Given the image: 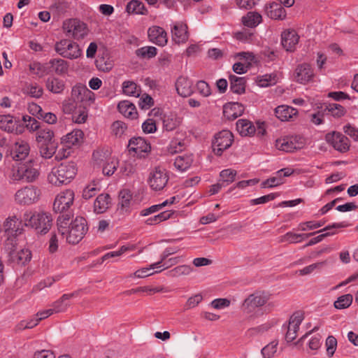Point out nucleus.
Listing matches in <instances>:
<instances>
[{"label":"nucleus","instance_id":"1","mask_svg":"<svg viewBox=\"0 0 358 358\" xmlns=\"http://www.w3.org/2000/svg\"><path fill=\"white\" fill-rule=\"evenodd\" d=\"M57 229L62 236L70 244L78 243L87 231V221L76 217L70 221L69 215H61L57 219Z\"/></svg>","mask_w":358,"mask_h":358},{"label":"nucleus","instance_id":"2","mask_svg":"<svg viewBox=\"0 0 358 358\" xmlns=\"http://www.w3.org/2000/svg\"><path fill=\"white\" fill-rule=\"evenodd\" d=\"M40 176V166L34 160L25 162H17L12 166L9 173V178L13 182H33Z\"/></svg>","mask_w":358,"mask_h":358},{"label":"nucleus","instance_id":"3","mask_svg":"<svg viewBox=\"0 0 358 358\" xmlns=\"http://www.w3.org/2000/svg\"><path fill=\"white\" fill-rule=\"evenodd\" d=\"M25 227L33 229L38 234H45L51 229L52 218L50 213L43 211L27 210L23 215Z\"/></svg>","mask_w":358,"mask_h":358},{"label":"nucleus","instance_id":"4","mask_svg":"<svg viewBox=\"0 0 358 358\" xmlns=\"http://www.w3.org/2000/svg\"><path fill=\"white\" fill-rule=\"evenodd\" d=\"M77 171L75 163H61L52 169L48 176V181L55 186L68 185L75 178Z\"/></svg>","mask_w":358,"mask_h":358},{"label":"nucleus","instance_id":"5","mask_svg":"<svg viewBox=\"0 0 358 358\" xmlns=\"http://www.w3.org/2000/svg\"><path fill=\"white\" fill-rule=\"evenodd\" d=\"M62 29L67 37L78 41L85 39L90 32L87 24L78 18L65 20Z\"/></svg>","mask_w":358,"mask_h":358},{"label":"nucleus","instance_id":"6","mask_svg":"<svg viewBox=\"0 0 358 358\" xmlns=\"http://www.w3.org/2000/svg\"><path fill=\"white\" fill-rule=\"evenodd\" d=\"M5 250L9 260L17 265H25L31 259V252L26 248H18L13 238H8L5 242Z\"/></svg>","mask_w":358,"mask_h":358},{"label":"nucleus","instance_id":"7","mask_svg":"<svg viewBox=\"0 0 358 358\" xmlns=\"http://www.w3.org/2000/svg\"><path fill=\"white\" fill-rule=\"evenodd\" d=\"M41 191L34 185L20 188L14 194L15 202L21 206H29L36 203L41 199Z\"/></svg>","mask_w":358,"mask_h":358},{"label":"nucleus","instance_id":"8","mask_svg":"<svg viewBox=\"0 0 358 358\" xmlns=\"http://www.w3.org/2000/svg\"><path fill=\"white\" fill-rule=\"evenodd\" d=\"M55 51L62 57L77 59L83 55L82 49L75 41L62 39L55 44Z\"/></svg>","mask_w":358,"mask_h":358},{"label":"nucleus","instance_id":"9","mask_svg":"<svg viewBox=\"0 0 358 358\" xmlns=\"http://www.w3.org/2000/svg\"><path fill=\"white\" fill-rule=\"evenodd\" d=\"M305 145L304 138L299 135L280 137L275 141V148L281 151L291 152L301 149Z\"/></svg>","mask_w":358,"mask_h":358},{"label":"nucleus","instance_id":"10","mask_svg":"<svg viewBox=\"0 0 358 358\" xmlns=\"http://www.w3.org/2000/svg\"><path fill=\"white\" fill-rule=\"evenodd\" d=\"M234 136L229 130H222L217 133L212 143L213 151L218 156L228 149L232 144Z\"/></svg>","mask_w":358,"mask_h":358},{"label":"nucleus","instance_id":"11","mask_svg":"<svg viewBox=\"0 0 358 358\" xmlns=\"http://www.w3.org/2000/svg\"><path fill=\"white\" fill-rule=\"evenodd\" d=\"M75 193L71 189L60 192L55 197L53 203V209L57 213L66 212L73 206Z\"/></svg>","mask_w":358,"mask_h":358},{"label":"nucleus","instance_id":"12","mask_svg":"<svg viewBox=\"0 0 358 358\" xmlns=\"http://www.w3.org/2000/svg\"><path fill=\"white\" fill-rule=\"evenodd\" d=\"M169 176L166 169L157 167L149 175L148 184L154 191L162 190L167 185Z\"/></svg>","mask_w":358,"mask_h":358},{"label":"nucleus","instance_id":"13","mask_svg":"<svg viewBox=\"0 0 358 358\" xmlns=\"http://www.w3.org/2000/svg\"><path fill=\"white\" fill-rule=\"evenodd\" d=\"M24 223L20 217L15 215L8 217L3 224L4 232L9 236H17L24 231Z\"/></svg>","mask_w":358,"mask_h":358},{"label":"nucleus","instance_id":"14","mask_svg":"<svg viewBox=\"0 0 358 358\" xmlns=\"http://www.w3.org/2000/svg\"><path fill=\"white\" fill-rule=\"evenodd\" d=\"M303 320L304 313L301 311H296L291 315L285 334V339L287 342H292L296 338L300 324Z\"/></svg>","mask_w":358,"mask_h":358},{"label":"nucleus","instance_id":"15","mask_svg":"<svg viewBox=\"0 0 358 358\" xmlns=\"http://www.w3.org/2000/svg\"><path fill=\"white\" fill-rule=\"evenodd\" d=\"M326 140L336 150L345 152L349 150L348 138L339 132L334 131L326 135Z\"/></svg>","mask_w":358,"mask_h":358},{"label":"nucleus","instance_id":"16","mask_svg":"<svg viewBox=\"0 0 358 358\" xmlns=\"http://www.w3.org/2000/svg\"><path fill=\"white\" fill-rule=\"evenodd\" d=\"M269 300V295L266 293H255L250 295L244 301L243 307L248 312L252 311L255 308L265 305Z\"/></svg>","mask_w":358,"mask_h":358},{"label":"nucleus","instance_id":"17","mask_svg":"<svg viewBox=\"0 0 358 358\" xmlns=\"http://www.w3.org/2000/svg\"><path fill=\"white\" fill-rule=\"evenodd\" d=\"M129 152H133L138 156H142L151 150L150 144L142 137H134L129 141Z\"/></svg>","mask_w":358,"mask_h":358},{"label":"nucleus","instance_id":"18","mask_svg":"<svg viewBox=\"0 0 358 358\" xmlns=\"http://www.w3.org/2000/svg\"><path fill=\"white\" fill-rule=\"evenodd\" d=\"M314 77L313 70L308 64L299 65L294 72V80L301 84H307Z\"/></svg>","mask_w":358,"mask_h":358},{"label":"nucleus","instance_id":"19","mask_svg":"<svg viewBox=\"0 0 358 358\" xmlns=\"http://www.w3.org/2000/svg\"><path fill=\"white\" fill-rule=\"evenodd\" d=\"M299 41V36L294 29H287L281 34V44L287 51H294Z\"/></svg>","mask_w":358,"mask_h":358},{"label":"nucleus","instance_id":"20","mask_svg":"<svg viewBox=\"0 0 358 358\" xmlns=\"http://www.w3.org/2000/svg\"><path fill=\"white\" fill-rule=\"evenodd\" d=\"M148 35L150 41L157 45L164 46L167 44V34L161 27L152 26L148 29Z\"/></svg>","mask_w":358,"mask_h":358},{"label":"nucleus","instance_id":"21","mask_svg":"<svg viewBox=\"0 0 358 358\" xmlns=\"http://www.w3.org/2000/svg\"><path fill=\"white\" fill-rule=\"evenodd\" d=\"M277 119L282 122L293 121L298 116V110L288 105H280L274 109Z\"/></svg>","mask_w":358,"mask_h":358},{"label":"nucleus","instance_id":"22","mask_svg":"<svg viewBox=\"0 0 358 358\" xmlns=\"http://www.w3.org/2000/svg\"><path fill=\"white\" fill-rule=\"evenodd\" d=\"M171 34L172 39L176 43H185L188 39L187 24L181 22L174 23L171 29Z\"/></svg>","mask_w":358,"mask_h":358},{"label":"nucleus","instance_id":"23","mask_svg":"<svg viewBox=\"0 0 358 358\" xmlns=\"http://www.w3.org/2000/svg\"><path fill=\"white\" fill-rule=\"evenodd\" d=\"M29 151L30 147L28 143L24 141H18L13 145L10 155L13 159L21 161L29 155Z\"/></svg>","mask_w":358,"mask_h":358},{"label":"nucleus","instance_id":"24","mask_svg":"<svg viewBox=\"0 0 358 358\" xmlns=\"http://www.w3.org/2000/svg\"><path fill=\"white\" fill-rule=\"evenodd\" d=\"M176 88L180 96H189L194 92L193 82L185 76H180L176 80Z\"/></svg>","mask_w":358,"mask_h":358},{"label":"nucleus","instance_id":"25","mask_svg":"<svg viewBox=\"0 0 358 358\" xmlns=\"http://www.w3.org/2000/svg\"><path fill=\"white\" fill-rule=\"evenodd\" d=\"M244 109V106L239 103H227L223 107V114L227 120H232L241 116Z\"/></svg>","mask_w":358,"mask_h":358},{"label":"nucleus","instance_id":"26","mask_svg":"<svg viewBox=\"0 0 358 358\" xmlns=\"http://www.w3.org/2000/svg\"><path fill=\"white\" fill-rule=\"evenodd\" d=\"M266 13L273 20H282L285 19L287 13L285 8L275 2L270 3L265 7Z\"/></svg>","mask_w":358,"mask_h":358},{"label":"nucleus","instance_id":"27","mask_svg":"<svg viewBox=\"0 0 358 358\" xmlns=\"http://www.w3.org/2000/svg\"><path fill=\"white\" fill-rule=\"evenodd\" d=\"M182 118L176 113H169L163 117V127L166 131H171L178 128L182 124Z\"/></svg>","mask_w":358,"mask_h":358},{"label":"nucleus","instance_id":"28","mask_svg":"<svg viewBox=\"0 0 358 358\" xmlns=\"http://www.w3.org/2000/svg\"><path fill=\"white\" fill-rule=\"evenodd\" d=\"M118 111L129 119H136L138 116V112L134 104L127 100H124L117 104Z\"/></svg>","mask_w":358,"mask_h":358},{"label":"nucleus","instance_id":"29","mask_svg":"<svg viewBox=\"0 0 358 358\" xmlns=\"http://www.w3.org/2000/svg\"><path fill=\"white\" fill-rule=\"evenodd\" d=\"M111 206V198L108 194H99L94 203V210L96 213L106 212Z\"/></svg>","mask_w":358,"mask_h":358},{"label":"nucleus","instance_id":"30","mask_svg":"<svg viewBox=\"0 0 358 358\" xmlns=\"http://www.w3.org/2000/svg\"><path fill=\"white\" fill-rule=\"evenodd\" d=\"M236 129L242 136H250L256 132V127L253 124L245 119H241L237 121Z\"/></svg>","mask_w":358,"mask_h":358},{"label":"nucleus","instance_id":"31","mask_svg":"<svg viewBox=\"0 0 358 358\" xmlns=\"http://www.w3.org/2000/svg\"><path fill=\"white\" fill-rule=\"evenodd\" d=\"M50 67L58 75H65L69 71V62L63 59H52L49 62Z\"/></svg>","mask_w":358,"mask_h":358},{"label":"nucleus","instance_id":"32","mask_svg":"<svg viewBox=\"0 0 358 358\" xmlns=\"http://www.w3.org/2000/svg\"><path fill=\"white\" fill-rule=\"evenodd\" d=\"M134 203L131 191L127 189H122L119 193V206L121 209L127 211Z\"/></svg>","mask_w":358,"mask_h":358},{"label":"nucleus","instance_id":"33","mask_svg":"<svg viewBox=\"0 0 358 358\" xmlns=\"http://www.w3.org/2000/svg\"><path fill=\"white\" fill-rule=\"evenodd\" d=\"M278 76L276 73L264 74L258 76L255 78V83L260 87H267L275 85L278 81Z\"/></svg>","mask_w":358,"mask_h":358},{"label":"nucleus","instance_id":"34","mask_svg":"<svg viewBox=\"0 0 358 358\" xmlns=\"http://www.w3.org/2000/svg\"><path fill=\"white\" fill-rule=\"evenodd\" d=\"M230 89L235 94H241L245 92V80L243 78L238 77L234 75L229 76Z\"/></svg>","mask_w":358,"mask_h":358},{"label":"nucleus","instance_id":"35","mask_svg":"<svg viewBox=\"0 0 358 358\" xmlns=\"http://www.w3.org/2000/svg\"><path fill=\"white\" fill-rule=\"evenodd\" d=\"M45 85L48 90L54 94L62 93L65 88L64 80L55 77L48 78Z\"/></svg>","mask_w":358,"mask_h":358},{"label":"nucleus","instance_id":"36","mask_svg":"<svg viewBox=\"0 0 358 358\" xmlns=\"http://www.w3.org/2000/svg\"><path fill=\"white\" fill-rule=\"evenodd\" d=\"M262 21V15L255 11L248 12L242 17L243 24L248 27H255Z\"/></svg>","mask_w":358,"mask_h":358},{"label":"nucleus","instance_id":"37","mask_svg":"<svg viewBox=\"0 0 358 358\" xmlns=\"http://www.w3.org/2000/svg\"><path fill=\"white\" fill-rule=\"evenodd\" d=\"M83 138V133L81 130H73L67 134L62 138V141L66 144L67 147L79 143Z\"/></svg>","mask_w":358,"mask_h":358},{"label":"nucleus","instance_id":"38","mask_svg":"<svg viewBox=\"0 0 358 358\" xmlns=\"http://www.w3.org/2000/svg\"><path fill=\"white\" fill-rule=\"evenodd\" d=\"M192 162L193 159L192 155H185L178 156L175 159L174 166L178 171L182 172L190 167Z\"/></svg>","mask_w":358,"mask_h":358},{"label":"nucleus","instance_id":"39","mask_svg":"<svg viewBox=\"0 0 358 358\" xmlns=\"http://www.w3.org/2000/svg\"><path fill=\"white\" fill-rule=\"evenodd\" d=\"M122 88L123 94L127 96L138 97L141 94V87L134 81L123 82Z\"/></svg>","mask_w":358,"mask_h":358},{"label":"nucleus","instance_id":"40","mask_svg":"<svg viewBox=\"0 0 358 358\" xmlns=\"http://www.w3.org/2000/svg\"><path fill=\"white\" fill-rule=\"evenodd\" d=\"M162 262H158L150 265L149 267L142 268L141 269L137 270L133 274L130 275V277H135L138 278H143L152 275L155 273H158L159 271H156L155 272H151L152 270L161 268Z\"/></svg>","mask_w":358,"mask_h":358},{"label":"nucleus","instance_id":"41","mask_svg":"<svg viewBox=\"0 0 358 358\" xmlns=\"http://www.w3.org/2000/svg\"><path fill=\"white\" fill-rule=\"evenodd\" d=\"M16 123L13 117L10 115H0V129L7 131L13 132L15 129Z\"/></svg>","mask_w":358,"mask_h":358},{"label":"nucleus","instance_id":"42","mask_svg":"<svg viewBox=\"0 0 358 358\" xmlns=\"http://www.w3.org/2000/svg\"><path fill=\"white\" fill-rule=\"evenodd\" d=\"M126 10L131 14L144 15L146 13L143 3L138 0H132L129 2Z\"/></svg>","mask_w":358,"mask_h":358},{"label":"nucleus","instance_id":"43","mask_svg":"<svg viewBox=\"0 0 358 358\" xmlns=\"http://www.w3.org/2000/svg\"><path fill=\"white\" fill-rule=\"evenodd\" d=\"M101 189V185L99 181H92L88 184L83 189L82 196L84 199H90L95 196Z\"/></svg>","mask_w":358,"mask_h":358},{"label":"nucleus","instance_id":"44","mask_svg":"<svg viewBox=\"0 0 358 358\" xmlns=\"http://www.w3.org/2000/svg\"><path fill=\"white\" fill-rule=\"evenodd\" d=\"M54 132L48 128L41 129L36 134V141L38 143L44 144L54 142L52 141Z\"/></svg>","mask_w":358,"mask_h":358},{"label":"nucleus","instance_id":"45","mask_svg":"<svg viewBox=\"0 0 358 358\" xmlns=\"http://www.w3.org/2000/svg\"><path fill=\"white\" fill-rule=\"evenodd\" d=\"M192 272V268L189 265H180L169 271L167 275L171 278H178L182 275H188Z\"/></svg>","mask_w":358,"mask_h":358},{"label":"nucleus","instance_id":"46","mask_svg":"<svg viewBox=\"0 0 358 358\" xmlns=\"http://www.w3.org/2000/svg\"><path fill=\"white\" fill-rule=\"evenodd\" d=\"M72 294H64L58 301L53 304L54 313H61L65 311L70 306L69 300Z\"/></svg>","mask_w":358,"mask_h":358},{"label":"nucleus","instance_id":"47","mask_svg":"<svg viewBox=\"0 0 358 358\" xmlns=\"http://www.w3.org/2000/svg\"><path fill=\"white\" fill-rule=\"evenodd\" d=\"M157 54V49L153 46H144L136 50V55L141 58L150 59Z\"/></svg>","mask_w":358,"mask_h":358},{"label":"nucleus","instance_id":"48","mask_svg":"<svg viewBox=\"0 0 358 358\" xmlns=\"http://www.w3.org/2000/svg\"><path fill=\"white\" fill-rule=\"evenodd\" d=\"M111 157L110 152L104 150H96L92 155L93 161L97 165H103Z\"/></svg>","mask_w":358,"mask_h":358},{"label":"nucleus","instance_id":"49","mask_svg":"<svg viewBox=\"0 0 358 358\" xmlns=\"http://www.w3.org/2000/svg\"><path fill=\"white\" fill-rule=\"evenodd\" d=\"M327 264V261L318 262L311 264L308 266L303 267L296 271L299 275H308L314 273L317 270H320L324 265Z\"/></svg>","mask_w":358,"mask_h":358},{"label":"nucleus","instance_id":"50","mask_svg":"<svg viewBox=\"0 0 358 358\" xmlns=\"http://www.w3.org/2000/svg\"><path fill=\"white\" fill-rule=\"evenodd\" d=\"M90 94L88 92V88L83 85H76L73 87L71 90V96L72 97L78 101L83 102L84 96L85 94Z\"/></svg>","mask_w":358,"mask_h":358},{"label":"nucleus","instance_id":"51","mask_svg":"<svg viewBox=\"0 0 358 358\" xmlns=\"http://www.w3.org/2000/svg\"><path fill=\"white\" fill-rule=\"evenodd\" d=\"M278 341L273 340L266 345H265L261 350V353L264 358H272L277 352Z\"/></svg>","mask_w":358,"mask_h":358},{"label":"nucleus","instance_id":"52","mask_svg":"<svg viewBox=\"0 0 358 358\" xmlns=\"http://www.w3.org/2000/svg\"><path fill=\"white\" fill-rule=\"evenodd\" d=\"M134 250H135V246L134 245H122L117 250L112 251V252H109L106 253L102 257V260L105 261V260H106V259H108L109 258L120 257L121 255H122L125 252H130V251H134Z\"/></svg>","mask_w":358,"mask_h":358},{"label":"nucleus","instance_id":"53","mask_svg":"<svg viewBox=\"0 0 358 358\" xmlns=\"http://www.w3.org/2000/svg\"><path fill=\"white\" fill-rule=\"evenodd\" d=\"M353 296L350 294H346L339 296L334 302V307L336 309H345L348 308L352 303Z\"/></svg>","mask_w":358,"mask_h":358},{"label":"nucleus","instance_id":"54","mask_svg":"<svg viewBox=\"0 0 358 358\" xmlns=\"http://www.w3.org/2000/svg\"><path fill=\"white\" fill-rule=\"evenodd\" d=\"M57 150V143L55 142L44 143L40 148L41 155L45 159H50Z\"/></svg>","mask_w":358,"mask_h":358},{"label":"nucleus","instance_id":"55","mask_svg":"<svg viewBox=\"0 0 358 358\" xmlns=\"http://www.w3.org/2000/svg\"><path fill=\"white\" fill-rule=\"evenodd\" d=\"M284 180L282 177H281L278 172L275 173V176L273 177H271L267 180L263 181L261 184V187L262 188H272L280 185L284 183Z\"/></svg>","mask_w":358,"mask_h":358},{"label":"nucleus","instance_id":"56","mask_svg":"<svg viewBox=\"0 0 358 358\" xmlns=\"http://www.w3.org/2000/svg\"><path fill=\"white\" fill-rule=\"evenodd\" d=\"M236 173L235 170L231 169L222 170L220 173L222 182L225 186L232 183L235 180Z\"/></svg>","mask_w":358,"mask_h":358},{"label":"nucleus","instance_id":"57","mask_svg":"<svg viewBox=\"0 0 358 358\" xmlns=\"http://www.w3.org/2000/svg\"><path fill=\"white\" fill-rule=\"evenodd\" d=\"M326 110L336 118L341 117L345 114L344 107L338 103H329L326 106Z\"/></svg>","mask_w":358,"mask_h":358},{"label":"nucleus","instance_id":"58","mask_svg":"<svg viewBox=\"0 0 358 358\" xmlns=\"http://www.w3.org/2000/svg\"><path fill=\"white\" fill-rule=\"evenodd\" d=\"M88 117L87 110L84 107H78L73 113L72 119L78 124L85 122Z\"/></svg>","mask_w":358,"mask_h":358},{"label":"nucleus","instance_id":"59","mask_svg":"<svg viewBox=\"0 0 358 358\" xmlns=\"http://www.w3.org/2000/svg\"><path fill=\"white\" fill-rule=\"evenodd\" d=\"M325 348L327 357H332L337 348L336 338L333 336H329L325 341Z\"/></svg>","mask_w":358,"mask_h":358},{"label":"nucleus","instance_id":"60","mask_svg":"<svg viewBox=\"0 0 358 358\" xmlns=\"http://www.w3.org/2000/svg\"><path fill=\"white\" fill-rule=\"evenodd\" d=\"M118 162L116 159L111 157L103 165V173L106 176H111L117 169Z\"/></svg>","mask_w":358,"mask_h":358},{"label":"nucleus","instance_id":"61","mask_svg":"<svg viewBox=\"0 0 358 358\" xmlns=\"http://www.w3.org/2000/svg\"><path fill=\"white\" fill-rule=\"evenodd\" d=\"M185 148V144L184 141L179 140L178 138H173L170 142L168 151L171 154H175L179 152L182 151Z\"/></svg>","mask_w":358,"mask_h":358},{"label":"nucleus","instance_id":"62","mask_svg":"<svg viewBox=\"0 0 358 358\" xmlns=\"http://www.w3.org/2000/svg\"><path fill=\"white\" fill-rule=\"evenodd\" d=\"M95 64L98 70L103 72H108L113 67L111 62L103 56H99L95 61Z\"/></svg>","mask_w":358,"mask_h":358},{"label":"nucleus","instance_id":"63","mask_svg":"<svg viewBox=\"0 0 358 358\" xmlns=\"http://www.w3.org/2000/svg\"><path fill=\"white\" fill-rule=\"evenodd\" d=\"M127 130V125L122 121H115L111 125L112 133L117 137H121Z\"/></svg>","mask_w":358,"mask_h":358},{"label":"nucleus","instance_id":"64","mask_svg":"<svg viewBox=\"0 0 358 358\" xmlns=\"http://www.w3.org/2000/svg\"><path fill=\"white\" fill-rule=\"evenodd\" d=\"M26 94L31 97L39 98L43 94V89L37 84H30L24 90Z\"/></svg>","mask_w":358,"mask_h":358}]
</instances>
